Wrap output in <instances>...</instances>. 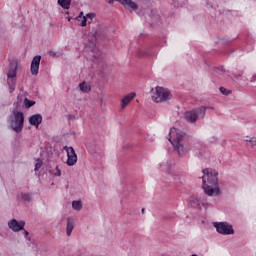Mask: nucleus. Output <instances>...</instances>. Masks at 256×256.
<instances>
[{
    "label": "nucleus",
    "instance_id": "f257e3e1",
    "mask_svg": "<svg viewBox=\"0 0 256 256\" xmlns=\"http://www.w3.org/2000/svg\"><path fill=\"white\" fill-rule=\"evenodd\" d=\"M202 189L204 193L209 197H219L221 195V189L219 188V172L212 168H206L202 170Z\"/></svg>",
    "mask_w": 256,
    "mask_h": 256
},
{
    "label": "nucleus",
    "instance_id": "f03ea898",
    "mask_svg": "<svg viewBox=\"0 0 256 256\" xmlns=\"http://www.w3.org/2000/svg\"><path fill=\"white\" fill-rule=\"evenodd\" d=\"M169 136L168 141L171 142L174 151H177L179 157H183V155H187L189 153V147L184 145V143L189 141V134L172 127L169 131Z\"/></svg>",
    "mask_w": 256,
    "mask_h": 256
},
{
    "label": "nucleus",
    "instance_id": "7ed1b4c3",
    "mask_svg": "<svg viewBox=\"0 0 256 256\" xmlns=\"http://www.w3.org/2000/svg\"><path fill=\"white\" fill-rule=\"evenodd\" d=\"M8 123L10 129L15 133H21L25 125V114L19 111H13V115L9 116Z\"/></svg>",
    "mask_w": 256,
    "mask_h": 256
},
{
    "label": "nucleus",
    "instance_id": "20e7f679",
    "mask_svg": "<svg viewBox=\"0 0 256 256\" xmlns=\"http://www.w3.org/2000/svg\"><path fill=\"white\" fill-rule=\"evenodd\" d=\"M7 85L9 92L14 93L15 87H17V62L10 63L9 70L7 72Z\"/></svg>",
    "mask_w": 256,
    "mask_h": 256
},
{
    "label": "nucleus",
    "instance_id": "39448f33",
    "mask_svg": "<svg viewBox=\"0 0 256 256\" xmlns=\"http://www.w3.org/2000/svg\"><path fill=\"white\" fill-rule=\"evenodd\" d=\"M170 92L167 89L157 86L155 88V92L152 94V101L154 103H163L165 101H169Z\"/></svg>",
    "mask_w": 256,
    "mask_h": 256
},
{
    "label": "nucleus",
    "instance_id": "423d86ee",
    "mask_svg": "<svg viewBox=\"0 0 256 256\" xmlns=\"http://www.w3.org/2000/svg\"><path fill=\"white\" fill-rule=\"evenodd\" d=\"M214 227L220 235H234L235 230L229 222H214Z\"/></svg>",
    "mask_w": 256,
    "mask_h": 256
},
{
    "label": "nucleus",
    "instance_id": "0eeeda50",
    "mask_svg": "<svg viewBox=\"0 0 256 256\" xmlns=\"http://www.w3.org/2000/svg\"><path fill=\"white\" fill-rule=\"evenodd\" d=\"M64 151L67 153V161L66 165L68 167H73L77 163V153H75V149L72 146H64Z\"/></svg>",
    "mask_w": 256,
    "mask_h": 256
},
{
    "label": "nucleus",
    "instance_id": "6e6552de",
    "mask_svg": "<svg viewBox=\"0 0 256 256\" xmlns=\"http://www.w3.org/2000/svg\"><path fill=\"white\" fill-rule=\"evenodd\" d=\"M8 227L14 233H19V231H24L25 221H17V219L13 218L8 222Z\"/></svg>",
    "mask_w": 256,
    "mask_h": 256
},
{
    "label": "nucleus",
    "instance_id": "1a4fd4ad",
    "mask_svg": "<svg viewBox=\"0 0 256 256\" xmlns=\"http://www.w3.org/2000/svg\"><path fill=\"white\" fill-rule=\"evenodd\" d=\"M118 1V3H121L127 11L130 13H133L135 11L137 13V9H139V5H137V2L133 0H115Z\"/></svg>",
    "mask_w": 256,
    "mask_h": 256
},
{
    "label": "nucleus",
    "instance_id": "9d476101",
    "mask_svg": "<svg viewBox=\"0 0 256 256\" xmlns=\"http://www.w3.org/2000/svg\"><path fill=\"white\" fill-rule=\"evenodd\" d=\"M39 65H41V55H36L31 62V74L39 75Z\"/></svg>",
    "mask_w": 256,
    "mask_h": 256
},
{
    "label": "nucleus",
    "instance_id": "9b49d317",
    "mask_svg": "<svg viewBox=\"0 0 256 256\" xmlns=\"http://www.w3.org/2000/svg\"><path fill=\"white\" fill-rule=\"evenodd\" d=\"M29 123L33 127H36V129H39V125H41V123H43V116L41 114H34V115L30 116Z\"/></svg>",
    "mask_w": 256,
    "mask_h": 256
},
{
    "label": "nucleus",
    "instance_id": "f8f14e48",
    "mask_svg": "<svg viewBox=\"0 0 256 256\" xmlns=\"http://www.w3.org/2000/svg\"><path fill=\"white\" fill-rule=\"evenodd\" d=\"M184 117L188 123H197V119H199V115H197V112L194 109L186 111Z\"/></svg>",
    "mask_w": 256,
    "mask_h": 256
},
{
    "label": "nucleus",
    "instance_id": "ddd939ff",
    "mask_svg": "<svg viewBox=\"0 0 256 256\" xmlns=\"http://www.w3.org/2000/svg\"><path fill=\"white\" fill-rule=\"evenodd\" d=\"M135 97H137V94L135 92L129 93L127 94L124 98H122V105L121 108L125 109V107H127L131 101H133V99H135Z\"/></svg>",
    "mask_w": 256,
    "mask_h": 256
},
{
    "label": "nucleus",
    "instance_id": "4468645a",
    "mask_svg": "<svg viewBox=\"0 0 256 256\" xmlns=\"http://www.w3.org/2000/svg\"><path fill=\"white\" fill-rule=\"evenodd\" d=\"M188 201L189 206L193 209H197L201 205V198L199 197V195H192Z\"/></svg>",
    "mask_w": 256,
    "mask_h": 256
},
{
    "label": "nucleus",
    "instance_id": "2eb2a0df",
    "mask_svg": "<svg viewBox=\"0 0 256 256\" xmlns=\"http://www.w3.org/2000/svg\"><path fill=\"white\" fill-rule=\"evenodd\" d=\"M155 51H153V47L149 46L145 51L139 50L138 56L139 57H155Z\"/></svg>",
    "mask_w": 256,
    "mask_h": 256
},
{
    "label": "nucleus",
    "instance_id": "dca6fc26",
    "mask_svg": "<svg viewBox=\"0 0 256 256\" xmlns=\"http://www.w3.org/2000/svg\"><path fill=\"white\" fill-rule=\"evenodd\" d=\"M73 229H75V220L72 218H67L66 235L68 237H71V233H73Z\"/></svg>",
    "mask_w": 256,
    "mask_h": 256
},
{
    "label": "nucleus",
    "instance_id": "f3484780",
    "mask_svg": "<svg viewBox=\"0 0 256 256\" xmlns=\"http://www.w3.org/2000/svg\"><path fill=\"white\" fill-rule=\"evenodd\" d=\"M207 109L209 107L201 106L199 108H195L194 111L196 112V115H198V119H205V114L207 113Z\"/></svg>",
    "mask_w": 256,
    "mask_h": 256
},
{
    "label": "nucleus",
    "instance_id": "a211bd4d",
    "mask_svg": "<svg viewBox=\"0 0 256 256\" xmlns=\"http://www.w3.org/2000/svg\"><path fill=\"white\" fill-rule=\"evenodd\" d=\"M79 89L82 93H89V91H91V85L84 81L79 84Z\"/></svg>",
    "mask_w": 256,
    "mask_h": 256
},
{
    "label": "nucleus",
    "instance_id": "6ab92c4d",
    "mask_svg": "<svg viewBox=\"0 0 256 256\" xmlns=\"http://www.w3.org/2000/svg\"><path fill=\"white\" fill-rule=\"evenodd\" d=\"M58 5H60L62 9H70L71 0H58Z\"/></svg>",
    "mask_w": 256,
    "mask_h": 256
},
{
    "label": "nucleus",
    "instance_id": "aec40b11",
    "mask_svg": "<svg viewBox=\"0 0 256 256\" xmlns=\"http://www.w3.org/2000/svg\"><path fill=\"white\" fill-rule=\"evenodd\" d=\"M150 18L153 21V25H157L161 21V16L153 11H151Z\"/></svg>",
    "mask_w": 256,
    "mask_h": 256
},
{
    "label": "nucleus",
    "instance_id": "412c9836",
    "mask_svg": "<svg viewBox=\"0 0 256 256\" xmlns=\"http://www.w3.org/2000/svg\"><path fill=\"white\" fill-rule=\"evenodd\" d=\"M32 197H33V193H21L22 201H26L27 203H31Z\"/></svg>",
    "mask_w": 256,
    "mask_h": 256
},
{
    "label": "nucleus",
    "instance_id": "4be33fe9",
    "mask_svg": "<svg viewBox=\"0 0 256 256\" xmlns=\"http://www.w3.org/2000/svg\"><path fill=\"white\" fill-rule=\"evenodd\" d=\"M72 207L73 209H75V211H81V209H83V204L81 203V201H73Z\"/></svg>",
    "mask_w": 256,
    "mask_h": 256
},
{
    "label": "nucleus",
    "instance_id": "5701e85b",
    "mask_svg": "<svg viewBox=\"0 0 256 256\" xmlns=\"http://www.w3.org/2000/svg\"><path fill=\"white\" fill-rule=\"evenodd\" d=\"M33 105H35V101L29 100L28 98L24 99V107L26 109H31V107H33Z\"/></svg>",
    "mask_w": 256,
    "mask_h": 256
},
{
    "label": "nucleus",
    "instance_id": "b1692460",
    "mask_svg": "<svg viewBox=\"0 0 256 256\" xmlns=\"http://www.w3.org/2000/svg\"><path fill=\"white\" fill-rule=\"evenodd\" d=\"M219 91H220V93H222V95H231V90H229V89H227V88H225V87H220L219 88Z\"/></svg>",
    "mask_w": 256,
    "mask_h": 256
},
{
    "label": "nucleus",
    "instance_id": "393cba45",
    "mask_svg": "<svg viewBox=\"0 0 256 256\" xmlns=\"http://www.w3.org/2000/svg\"><path fill=\"white\" fill-rule=\"evenodd\" d=\"M40 167H43V160L41 159H37V162L35 163V168H34V171H39V168Z\"/></svg>",
    "mask_w": 256,
    "mask_h": 256
},
{
    "label": "nucleus",
    "instance_id": "a878e982",
    "mask_svg": "<svg viewBox=\"0 0 256 256\" xmlns=\"http://www.w3.org/2000/svg\"><path fill=\"white\" fill-rule=\"evenodd\" d=\"M217 71H220L221 73H225V68H224L223 66L215 67V68H214V75L219 76V74L217 73Z\"/></svg>",
    "mask_w": 256,
    "mask_h": 256
},
{
    "label": "nucleus",
    "instance_id": "bb28decb",
    "mask_svg": "<svg viewBox=\"0 0 256 256\" xmlns=\"http://www.w3.org/2000/svg\"><path fill=\"white\" fill-rule=\"evenodd\" d=\"M84 17H86V20L90 19V21L88 23L91 24V21H93V19H95V13H88Z\"/></svg>",
    "mask_w": 256,
    "mask_h": 256
},
{
    "label": "nucleus",
    "instance_id": "cd10ccee",
    "mask_svg": "<svg viewBox=\"0 0 256 256\" xmlns=\"http://www.w3.org/2000/svg\"><path fill=\"white\" fill-rule=\"evenodd\" d=\"M247 143L251 144V147H255L256 146V138L253 137L250 140H246Z\"/></svg>",
    "mask_w": 256,
    "mask_h": 256
},
{
    "label": "nucleus",
    "instance_id": "c85d7f7f",
    "mask_svg": "<svg viewBox=\"0 0 256 256\" xmlns=\"http://www.w3.org/2000/svg\"><path fill=\"white\" fill-rule=\"evenodd\" d=\"M54 177H61V170L56 166V172L53 173Z\"/></svg>",
    "mask_w": 256,
    "mask_h": 256
},
{
    "label": "nucleus",
    "instance_id": "c756f323",
    "mask_svg": "<svg viewBox=\"0 0 256 256\" xmlns=\"http://www.w3.org/2000/svg\"><path fill=\"white\" fill-rule=\"evenodd\" d=\"M80 27H87V17H83L82 22L80 23Z\"/></svg>",
    "mask_w": 256,
    "mask_h": 256
},
{
    "label": "nucleus",
    "instance_id": "7c9ffc66",
    "mask_svg": "<svg viewBox=\"0 0 256 256\" xmlns=\"http://www.w3.org/2000/svg\"><path fill=\"white\" fill-rule=\"evenodd\" d=\"M23 234L26 237V239H31V238H29V231L25 230V228L23 230Z\"/></svg>",
    "mask_w": 256,
    "mask_h": 256
},
{
    "label": "nucleus",
    "instance_id": "2f4dec72",
    "mask_svg": "<svg viewBox=\"0 0 256 256\" xmlns=\"http://www.w3.org/2000/svg\"><path fill=\"white\" fill-rule=\"evenodd\" d=\"M49 55H50L51 57H57V53H56L55 51H50V52H49Z\"/></svg>",
    "mask_w": 256,
    "mask_h": 256
},
{
    "label": "nucleus",
    "instance_id": "473e14b6",
    "mask_svg": "<svg viewBox=\"0 0 256 256\" xmlns=\"http://www.w3.org/2000/svg\"><path fill=\"white\" fill-rule=\"evenodd\" d=\"M163 219H164V221H171V219H173V217H171V216H165Z\"/></svg>",
    "mask_w": 256,
    "mask_h": 256
},
{
    "label": "nucleus",
    "instance_id": "72a5a7b5",
    "mask_svg": "<svg viewBox=\"0 0 256 256\" xmlns=\"http://www.w3.org/2000/svg\"><path fill=\"white\" fill-rule=\"evenodd\" d=\"M250 81H251V83H255V81H256V74L254 76H252Z\"/></svg>",
    "mask_w": 256,
    "mask_h": 256
},
{
    "label": "nucleus",
    "instance_id": "f704fd0d",
    "mask_svg": "<svg viewBox=\"0 0 256 256\" xmlns=\"http://www.w3.org/2000/svg\"><path fill=\"white\" fill-rule=\"evenodd\" d=\"M68 119H75V116L69 115V116H68Z\"/></svg>",
    "mask_w": 256,
    "mask_h": 256
},
{
    "label": "nucleus",
    "instance_id": "c9c22d12",
    "mask_svg": "<svg viewBox=\"0 0 256 256\" xmlns=\"http://www.w3.org/2000/svg\"><path fill=\"white\" fill-rule=\"evenodd\" d=\"M142 213H145V208H142Z\"/></svg>",
    "mask_w": 256,
    "mask_h": 256
},
{
    "label": "nucleus",
    "instance_id": "e433bc0d",
    "mask_svg": "<svg viewBox=\"0 0 256 256\" xmlns=\"http://www.w3.org/2000/svg\"><path fill=\"white\" fill-rule=\"evenodd\" d=\"M81 15H83V12H80V15H79V17H81Z\"/></svg>",
    "mask_w": 256,
    "mask_h": 256
}]
</instances>
